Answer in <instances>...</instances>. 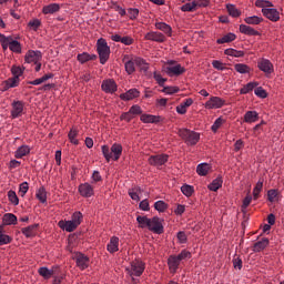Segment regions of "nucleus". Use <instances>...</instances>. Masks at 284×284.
Returning <instances> with one entry per match:
<instances>
[{
	"label": "nucleus",
	"instance_id": "1",
	"mask_svg": "<svg viewBox=\"0 0 284 284\" xmlns=\"http://www.w3.org/2000/svg\"><path fill=\"white\" fill-rule=\"evenodd\" d=\"M187 258H192V253L186 250L181 251L178 255H170L168 258V266L171 274H176L181 263H183V261H187Z\"/></svg>",
	"mask_w": 284,
	"mask_h": 284
},
{
	"label": "nucleus",
	"instance_id": "2",
	"mask_svg": "<svg viewBox=\"0 0 284 284\" xmlns=\"http://www.w3.org/2000/svg\"><path fill=\"white\" fill-rule=\"evenodd\" d=\"M102 154L108 163L119 161L123 154V146L119 143L112 144L111 149L108 145H102Z\"/></svg>",
	"mask_w": 284,
	"mask_h": 284
},
{
	"label": "nucleus",
	"instance_id": "3",
	"mask_svg": "<svg viewBox=\"0 0 284 284\" xmlns=\"http://www.w3.org/2000/svg\"><path fill=\"white\" fill-rule=\"evenodd\" d=\"M136 67L143 72H148V70H150V64H148L143 58H134L124 63L125 72L128 74H134V72H136Z\"/></svg>",
	"mask_w": 284,
	"mask_h": 284
},
{
	"label": "nucleus",
	"instance_id": "4",
	"mask_svg": "<svg viewBox=\"0 0 284 284\" xmlns=\"http://www.w3.org/2000/svg\"><path fill=\"white\" fill-rule=\"evenodd\" d=\"M179 136L184 140L186 145H196L201 141V134L190 129H180Z\"/></svg>",
	"mask_w": 284,
	"mask_h": 284
},
{
	"label": "nucleus",
	"instance_id": "5",
	"mask_svg": "<svg viewBox=\"0 0 284 284\" xmlns=\"http://www.w3.org/2000/svg\"><path fill=\"white\" fill-rule=\"evenodd\" d=\"M0 43L4 51L9 48L11 52H16L17 54L21 52V43L12 39V37H6L3 33H0Z\"/></svg>",
	"mask_w": 284,
	"mask_h": 284
},
{
	"label": "nucleus",
	"instance_id": "6",
	"mask_svg": "<svg viewBox=\"0 0 284 284\" xmlns=\"http://www.w3.org/2000/svg\"><path fill=\"white\" fill-rule=\"evenodd\" d=\"M97 51L100 58V63L105 65L108 63V59H110V45H108V41L101 38L97 42Z\"/></svg>",
	"mask_w": 284,
	"mask_h": 284
},
{
	"label": "nucleus",
	"instance_id": "7",
	"mask_svg": "<svg viewBox=\"0 0 284 284\" xmlns=\"http://www.w3.org/2000/svg\"><path fill=\"white\" fill-rule=\"evenodd\" d=\"M73 261L77 264L79 270H88L90 267V257L81 252H77L73 254Z\"/></svg>",
	"mask_w": 284,
	"mask_h": 284
},
{
	"label": "nucleus",
	"instance_id": "8",
	"mask_svg": "<svg viewBox=\"0 0 284 284\" xmlns=\"http://www.w3.org/2000/svg\"><path fill=\"white\" fill-rule=\"evenodd\" d=\"M130 276H141L145 272V263L142 261H133L131 267L128 268Z\"/></svg>",
	"mask_w": 284,
	"mask_h": 284
},
{
	"label": "nucleus",
	"instance_id": "9",
	"mask_svg": "<svg viewBox=\"0 0 284 284\" xmlns=\"http://www.w3.org/2000/svg\"><path fill=\"white\" fill-rule=\"evenodd\" d=\"M185 72V68L181 64H175L174 61H169V65L166 67V74L169 77H181Z\"/></svg>",
	"mask_w": 284,
	"mask_h": 284
},
{
	"label": "nucleus",
	"instance_id": "10",
	"mask_svg": "<svg viewBox=\"0 0 284 284\" xmlns=\"http://www.w3.org/2000/svg\"><path fill=\"white\" fill-rule=\"evenodd\" d=\"M101 90L106 94H114V92L119 90V87L116 85V82L113 79H106L102 81Z\"/></svg>",
	"mask_w": 284,
	"mask_h": 284
},
{
	"label": "nucleus",
	"instance_id": "11",
	"mask_svg": "<svg viewBox=\"0 0 284 284\" xmlns=\"http://www.w3.org/2000/svg\"><path fill=\"white\" fill-rule=\"evenodd\" d=\"M225 105V100L220 97H211L209 101L205 103L206 110H219Z\"/></svg>",
	"mask_w": 284,
	"mask_h": 284
},
{
	"label": "nucleus",
	"instance_id": "12",
	"mask_svg": "<svg viewBox=\"0 0 284 284\" xmlns=\"http://www.w3.org/2000/svg\"><path fill=\"white\" fill-rule=\"evenodd\" d=\"M168 159H170L168 154L151 155L149 158V164L154 168H161V165H165Z\"/></svg>",
	"mask_w": 284,
	"mask_h": 284
},
{
	"label": "nucleus",
	"instance_id": "13",
	"mask_svg": "<svg viewBox=\"0 0 284 284\" xmlns=\"http://www.w3.org/2000/svg\"><path fill=\"white\" fill-rule=\"evenodd\" d=\"M148 229L150 230V232H153L154 234H163V223L161 219L156 216L151 219Z\"/></svg>",
	"mask_w": 284,
	"mask_h": 284
},
{
	"label": "nucleus",
	"instance_id": "14",
	"mask_svg": "<svg viewBox=\"0 0 284 284\" xmlns=\"http://www.w3.org/2000/svg\"><path fill=\"white\" fill-rule=\"evenodd\" d=\"M24 106L26 104L23 101H13L11 104V119H19V116H22Z\"/></svg>",
	"mask_w": 284,
	"mask_h": 284
},
{
	"label": "nucleus",
	"instance_id": "15",
	"mask_svg": "<svg viewBox=\"0 0 284 284\" xmlns=\"http://www.w3.org/2000/svg\"><path fill=\"white\" fill-rule=\"evenodd\" d=\"M43 59L41 51L29 50L24 55L26 63H39Z\"/></svg>",
	"mask_w": 284,
	"mask_h": 284
},
{
	"label": "nucleus",
	"instance_id": "16",
	"mask_svg": "<svg viewBox=\"0 0 284 284\" xmlns=\"http://www.w3.org/2000/svg\"><path fill=\"white\" fill-rule=\"evenodd\" d=\"M257 68L264 72V74H272L274 72V64L268 59H261L257 62Z\"/></svg>",
	"mask_w": 284,
	"mask_h": 284
},
{
	"label": "nucleus",
	"instance_id": "17",
	"mask_svg": "<svg viewBox=\"0 0 284 284\" xmlns=\"http://www.w3.org/2000/svg\"><path fill=\"white\" fill-rule=\"evenodd\" d=\"M146 41H155L156 43H164L165 36L159 31H150L144 36Z\"/></svg>",
	"mask_w": 284,
	"mask_h": 284
},
{
	"label": "nucleus",
	"instance_id": "18",
	"mask_svg": "<svg viewBox=\"0 0 284 284\" xmlns=\"http://www.w3.org/2000/svg\"><path fill=\"white\" fill-rule=\"evenodd\" d=\"M262 13L264 14V17H266V19H270V21H278V19H281V13L278 12V10L273 9L272 7H268L267 9H262Z\"/></svg>",
	"mask_w": 284,
	"mask_h": 284
},
{
	"label": "nucleus",
	"instance_id": "19",
	"mask_svg": "<svg viewBox=\"0 0 284 284\" xmlns=\"http://www.w3.org/2000/svg\"><path fill=\"white\" fill-rule=\"evenodd\" d=\"M79 192L81 196H84L85 199H90V196L94 195V187H92L90 183H83L79 185Z\"/></svg>",
	"mask_w": 284,
	"mask_h": 284
},
{
	"label": "nucleus",
	"instance_id": "20",
	"mask_svg": "<svg viewBox=\"0 0 284 284\" xmlns=\"http://www.w3.org/2000/svg\"><path fill=\"white\" fill-rule=\"evenodd\" d=\"M39 230V224H32L27 227H22L21 232L26 239H34L37 236V231Z\"/></svg>",
	"mask_w": 284,
	"mask_h": 284
},
{
	"label": "nucleus",
	"instance_id": "21",
	"mask_svg": "<svg viewBox=\"0 0 284 284\" xmlns=\"http://www.w3.org/2000/svg\"><path fill=\"white\" fill-rule=\"evenodd\" d=\"M59 229L64 230V232H74L79 226L72 221H63L61 220L59 223Z\"/></svg>",
	"mask_w": 284,
	"mask_h": 284
},
{
	"label": "nucleus",
	"instance_id": "22",
	"mask_svg": "<svg viewBox=\"0 0 284 284\" xmlns=\"http://www.w3.org/2000/svg\"><path fill=\"white\" fill-rule=\"evenodd\" d=\"M141 92L136 89H130L125 93L120 94L122 101H132V99H139Z\"/></svg>",
	"mask_w": 284,
	"mask_h": 284
},
{
	"label": "nucleus",
	"instance_id": "23",
	"mask_svg": "<svg viewBox=\"0 0 284 284\" xmlns=\"http://www.w3.org/2000/svg\"><path fill=\"white\" fill-rule=\"evenodd\" d=\"M20 79L18 77L9 78L2 83V92H7L10 88H18Z\"/></svg>",
	"mask_w": 284,
	"mask_h": 284
},
{
	"label": "nucleus",
	"instance_id": "24",
	"mask_svg": "<svg viewBox=\"0 0 284 284\" xmlns=\"http://www.w3.org/2000/svg\"><path fill=\"white\" fill-rule=\"evenodd\" d=\"M140 121H142V123H161L163 118L161 115L142 114Z\"/></svg>",
	"mask_w": 284,
	"mask_h": 284
},
{
	"label": "nucleus",
	"instance_id": "25",
	"mask_svg": "<svg viewBox=\"0 0 284 284\" xmlns=\"http://www.w3.org/2000/svg\"><path fill=\"white\" fill-rule=\"evenodd\" d=\"M61 10V4L59 3H50L42 8L43 14H57Z\"/></svg>",
	"mask_w": 284,
	"mask_h": 284
},
{
	"label": "nucleus",
	"instance_id": "26",
	"mask_svg": "<svg viewBox=\"0 0 284 284\" xmlns=\"http://www.w3.org/2000/svg\"><path fill=\"white\" fill-rule=\"evenodd\" d=\"M106 250L110 254L119 252V237L112 236L106 245Z\"/></svg>",
	"mask_w": 284,
	"mask_h": 284
},
{
	"label": "nucleus",
	"instance_id": "27",
	"mask_svg": "<svg viewBox=\"0 0 284 284\" xmlns=\"http://www.w3.org/2000/svg\"><path fill=\"white\" fill-rule=\"evenodd\" d=\"M240 32L242 34H247L248 37H258V34H261L258 31L247 24H241Z\"/></svg>",
	"mask_w": 284,
	"mask_h": 284
},
{
	"label": "nucleus",
	"instance_id": "28",
	"mask_svg": "<svg viewBox=\"0 0 284 284\" xmlns=\"http://www.w3.org/2000/svg\"><path fill=\"white\" fill-rule=\"evenodd\" d=\"M55 272L57 271H54V268L50 270L45 266H42L38 270L39 275L42 276V278H44L45 281H49V278H52Z\"/></svg>",
	"mask_w": 284,
	"mask_h": 284
},
{
	"label": "nucleus",
	"instance_id": "29",
	"mask_svg": "<svg viewBox=\"0 0 284 284\" xmlns=\"http://www.w3.org/2000/svg\"><path fill=\"white\" fill-rule=\"evenodd\" d=\"M267 245H270V240L267 237H264L253 245V252H263V250H265Z\"/></svg>",
	"mask_w": 284,
	"mask_h": 284
},
{
	"label": "nucleus",
	"instance_id": "30",
	"mask_svg": "<svg viewBox=\"0 0 284 284\" xmlns=\"http://www.w3.org/2000/svg\"><path fill=\"white\" fill-rule=\"evenodd\" d=\"M156 30H161V32H164V34H168V37H172V27L165 22H155Z\"/></svg>",
	"mask_w": 284,
	"mask_h": 284
},
{
	"label": "nucleus",
	"instance_id": "31",
	"mask_svg": "<svg viewBox=\"0 0 284 284\" xmlns=\"http://www.w3.org/2000/svg\"><path fill=\"white\" fill-rule=\"evenodd\" d=\"M210 170H212V166L209 163H201L196 168V173L199 176H207Z\"/></svg>",
	"mask_w": 284,
	"mask_h": 284
},
{
	"label": "nucleus",
	"instance_id": "32",
	"mask_svg": "<svg viewBox=\"0 0 284 284\" xmlns=\"http://www.w3.org/2000/svg\"><path fill=\"white\" fill-rule=\"evenodd\" d=\"M53 78H54V74L47 73V74H44L41 78H38V79L33 80V81H29L28 85H41V83H45V81H49V79H53Z\"/></svg>",
	"mask_w": 284,
	"mask_h": 284
},
{
	"label": "nucleus",
	"instance_id": "33",
	"mask_svg": "<svg viewBox=\"0 0 284 284\" xmlns=\"http://www.w3.org/2000/svg\"><path fill=\"white\" fill-rule=\"evenodd\" d=\"M17 215L12 213H6L2 217L3 225H17Z\"/></svg>",
	"mask_w": 284,
	"mask_h": 284
},
{
	"label": "nucleus",
	"instance_id": "34",
	"mask_svg": "<svg viewBox=\"0 0 284 284\" xmlns=\"http://www.w3.org/2000/svg\"><path fill=\"white\" fill-rule=\"evenodd\" d=\"M256 121H258V113L256 111H247L244 114L245 123H256Z\"/></svg>",
	"mask_w": 284,
	"mask_h": 284
},
{
	"label": "nucleus",
	"instance_id": "35",
	"mask_svg": "<svg viewBox=\"0 0 284 284\" xmlns=\"http://www.w3.org/2000/svg\"><path fill=\"white\" fill-rule=\"evenodd\" d=\"M221 187H223V178H216L209 184V190H211V192H219Z\"/></svg>",
	"mask_w": 284,
	"mask_h": 284
},
{
	"label": "nucleus",
	"instance_id": "36",
	"mask_svg": "<svg viewBox=\"0 0 284 284\" xmlns=\"http://www.w3.org/2000/svg\"><path fill=\"white\" fill-rule=\"evenodd\" d=\"M30 154V146L21 145L14 153L16 159H23V156H28Z\"/></svg>",
	"mask_w": 284,
	"mask_h": 284
},
{
	"label": "nucleus",
	"instance_id": "37",
	"mask_svg": "<svg viewBox=\"0 0 284 284\" xmlns=\"http://www.w3.org/2000/svg\"><path fill=\"white\" fill-rule=\"evenodd\" d=\"M196 8H199V2H187L181 7L182 12H195Z\"/></svg>",
	"mask_w": 284,
	"mask_h": 284
},
{
	"label": "nucleus",
	"instance_id": "38",
	"mask_svg": "<svg viewBox=\"0 0 284 284\" xmlns=\"http://www.w3.org/2000/svg\"><path fill=\"white\" fill-rule=\"evenodd\" d=\"M235 40H236V34L227 33L226 36L217 39L216 43H219V45H221L223 43H232V41H235Z\"/></svg>",
	"mask_w": 284,
	"mask_h": 284
},
{
	"label": "nucleus",
	"instance_id": "39",
	"mask_svg": "<svg viewBox=\"0 0 284 284\" xmlns=\"http://www.w3.org/2000/svg\"><path fill=\"white\" fill-rule=\"evenodd\" d=\"M254 88H258V82H248L240 90V94H250Z\"/></svg>",
	"mask_w": 284,
	"mask_h": 284
},
{
	"label": "nucleus",
	"instance_id": "40",
	"mask_svg": "<svg viewBox=\"0 0 284 284\" xmlns=\"http://www.w3.org/2000/svg\"><path fill=\"white\" fill-rule=\"evenodd\" d=\"M36 196L40 201V203L48 202V192H45V187L43 186L37 191Z\"/></svg>",
	"mask_w": 284,
	"mask_h": 284
},
{
	"label": "nucleus",
	"instance_id": "41",
	"mask_svg": "<svg viewBox=\"0 0 284 284\" xmlns=\"http://www.w3.org/2000/svg\"><path fill=\"white\" fill-rule=\"evenodd\" d=\"M244 21L247 26H258L263 21V18L258 16L246 17Z\"/></svg>",
	"mask_w": 284,
	"mask_h": 284
},
{
	"label": "nucleus",
	"instance_id": "42",
	"mask_svg": "<svg viewBox=\"0 0 284 284\" xmlns=\"http://www.w3.org/2000/svg\"><path fill=\"white\" fill-rule=\"evenodd\" d=\"M12 243V237L3 234V225H0V245H8Z\"/></svg>",
	"mask_w": 284,
	"mask_h": 284
},
{
	"label": "nucleus",
	"instance_id": "43",
	"mask_svg": "<svg viewBox=\"0 0 284 284\" xmlns=\"http://www.w3.org/2000/svg\"><path fill=\"white\" fill-rule=\"evenodd\" d=\"M224 53L227 57H235L236 59H241V57H245V52L239 51L236 49H226Z\"/></svg>",
	"mask_w": 284,
	"mask_h": 284
},
{
	"label": "nucleus",
	"instance_id": "44",
	"mask_svg": "<svg viewBox=\"0 0 284 284\" xmlns=\"http://www.w3.org/2000/svg\"><path fill=\"white\" fill-rule=\"evenodd\" d=\"M261 192H263V180H258L255 187L253 189V199H254V201H256L258 199Z\"/></svg>",
	"mask_w": 284,
	"mask_h": 284
},
{
	"label": "nucleus",
	"instance_id": "45",
	"mask_svg": "<svg viewBox=\"0 0 284 284\" xmlns=\"http://www.w3.org/2000/svg\"><path fill=\"white\" fill-rule=\"evenodd\" d=\"M226 10L230 17H233V18L241 17V11L234 4H227Z\"/></svg>",
	"mask_w": 284,
	"mask_h": 284
},
{
	"label": "nucleus",
	"instance_id": "46",
	"mask_svg": "<svg viewBox=\"0 0 284 284\" xmlns=\"http://www.w3.org/2000/svg\"><path fill=\"white\" fill-rule=\"evenodd\" d=\"M68 136L70 143H72L73 145H78L79 141L77 140V136H79V131L77 129H71Z\"/></svg>",
	"mask_w": 284,
	"mask_h": 284
},
{
	"label": "nucleus",
	"instance_id": "47",
	"mask_svg": "<svg viewBox=\"0 0 284 284\" xmlns=\"http://www.w3.org/2000/svg\"><path fill=\"white\" fill-rule=\"evenodd\" d=\"M234 68L240 74H248L250 72V67L244 63H237L234 65Z\"/></svg>",
	"mask_w": 284,
	"mask_h": 284
},
{
	"label": "nucleus",
	"instance_id": "48",
	"mask_svg": "<svg viewBox=\"0 0 284 284\" xmlns=\"http://www.w3.org/2000/svg\"><path fill=\"white\" fill-rule=\"evenodd\" d=\"M181 192H182V194H184V196L190 197V196H192V194H194V186L184 184L181 187Z\"/></svg>",
	"mask_w": 284,
	"mask_h": 284
},
{
	"label": "nucleus",
	"instance_id": "49",
	"mask_svg": "<svg viewBox=\"0 0 284 284\" xmlns=\"http://www.w3.org/2000/svg\"><path fill=\"white\" fill-rule=\"evenodd\" d=\"M8 199L12 205H19V196H17V192L10 190L8 192Z\"/></svg>",
	"mask_w": 284,
	"mask_h": 284
},
{
	"label": "nucleus",
	"instance_id": "50",
	"mask_svg": "<svg viewBox=\"0 0 284 284\" xmlns=\"http://www.w3.org/2000/svg\"><path fill=\"white\" fill-rule=\"evenodd\" d=\"M256 8H262V10H267L268 8H272V2L265 1V0H257L255 2Z\"/></svg>",
	"mask_w": 284,
	"mask_h": 284
},
{
	"label": "nucleus",
	"instance_id": "51",
	"mask_svg": "<svg viewBox=\"0 0 284 284\" xmlns=\"http://www.w3.org/2000/svg\"><path fill=\"white\" fill-rule=\"evenodd\" d=\"M223 123H225V120H223L222 116L217 118L211 126L212 132H219V129L221 125H223Z\"/></svg>",
	"mask_w": 284,
	"mask_h": 284
},
{
	"label": "nucleus",
	"instance_id": "52",
	"mask_svg": "<svg viewBox=\"0 0 284 284\" xmlns=\"http://www.w3.org/2000/svg\"><path fill=\"white\" fill-rule=\"evenodd\" d=\"M150 220H151V219H148V216H141V215H139V216L136 217V221H138V223L140 224V227H149V225H150Z\"/></svg>",
	"mask_w": 284,
	"mask_h": 284
},
{
	"label": "nucleus",
	"instance_id": "53",
	"mask_svg": "<svg viewBox=\"0 0 284 284\" xmlns=\"http://www.w3.org/2000/svg\"><path fill=\"white\" fill-rule=\"evenodd\" d=\"M130 114L133 116H139V114H143V110L139 104H134L129 109Z\"/></svg>",
	"mask_w": 284,
	"mask_h": 284
},
{
	"label": "nucleus",
	"instance_id": "54",
	"mask_svg": "<svg viewBox=\"0 0 284 284\" xmlns=\"http://www.w3.org/2000/svg\"><path fill=\"white\" fill-rule=\"evenodd\" d=\"M181 89L179 87H163L161 92L164 94H176V92H180Z\"/></svg>",
	"mask_w": 284,
	"mask_h": 284
},
{
	"label": "nucleus",
	"instance_id": "55",
	"mask_svg": "<svg viewBox=\"0 0 284 284\" xmlns=\"http://www.w3.org/2000/svg\"><path fill=\"white\" fill-rule=\"evenodd\" d=\"M75 225H80L81 221H83V214L81 212H74L72 214V220H71Z\"/></svg>",
	"mask_w": 284,
	"mask_h": 284
},
{
	"label": "nucleus",
	"instance_id": "56",
	"mask_svg": "<svg viewBox=\"0 0 284 284\" xmlns=\"http://www.w3.org/2000/svg\"><path fill=\"white\" fill-rule=\"evenodd\" d=\"M128 14H129V19H131V21H134V20L139 19V9L129 8Z\"/></svg>",
	"mask_w": 284,
	"mask_h": 284
},
{
	"label": "nucleus",
	"instance_id": "57",
	"mask_svg": "<svg viewBox=\"0 0 284 284\" xmlns=\"http://www.w3.org/2000/svg\"><path fill=\"white\" fill-rule=\"evenodd\" d=\"M153 79L156 81V83H159V85H161V88H163L168 81V79L163 78L161 73L156 72L153 73Z\"/></svg>",
	"mask_w": 284,
	"mask_h": 284
},
{
	"label": "nucleus",
	"instance_id": "58",
	"mask_svg": "<svg viewBox=\"0 0 284 284\" xmlns=\"http://www.w3.org/2000/svg\"><path fill=\"white\" fill-rule=\"evenodd\" d=\"M233 267L235 270H243V260L239 255H234L233 257Z\"/></svg>",
	"mask_w": 284,
	"mask_h": 284
},
{
	"label": "nucleus",
	"instance_id": "59",
	"mask_svg": "<svg viewBox=\"0 0 284 284\" xmlns=\"http://www.w3.org/2000/svg\"><path fill=\"white\" fill-rule=\"evenodd\" d=\"M254 94H256L260 99H267V91H265L263 87H257L254 90Z\"/></svg>",
	"mask_w": 284,
	"mask_h": 284
},
{
	"label": "nucleus",
	"instance_id": "60",
	"mask_svg": "<svg viewBox=\"0 0 284 284\" xmlns=\"http://www.w3.org/2000/svg\"><path fill=\"white\" fill-rule=\"evenodd\" d=\"M154 207L158 212H164L168 210V204L164 201H158L154 203Z\"/></svg>",
	"mask_w": 284,
	"mask_h": 284
},
{
	"label": "nucleus",
	"instance_id": "61",
	"mask_svg": "<svg viewBox=\"0 0 284 284\" xmlns=\"http://www.w3.org/2000/svg\"><path fill=\"white\" fill-rule=\"evenodd\" d=\"M278 196V191L272 189V190H268L267 192V200L270 201V203H274V201H276Z\"/></svg>",
	"mask_w": 284,
	"mask_h": 284
},
{
	"label": "nucleus",
	"instance_id": "62",
	"mask_svg": "<svg viewBox=\"0 0 284 284\" xmlns=\"http://www.w3.org/2000/svg\"><path fill=\"white\" fill-rule=\"evenodd\" d=\"M140 191L141 189L129 190V196H131L132 201H141V197L139 196Z\"/></svg>",
	"mask_w": 284,
	"mask_h": 284
},
{
	"label": "nucleus",
	"instance_id": "63",
	"mask_svg": "<svg viewBox=\"0 0 284 284\" xmlns=\"http://www.w3.org/2000/svg\"><path fill=\"white\" fill-rule=\"evenodd\" d=\"M77 59L80 63H88V61H90V53L88 52L80 53L78 54Z\"/></svg>",
	"mask_w": 284,
	"mask_h": 284
},
{
	"label": "nucleus",
	"instance_id": "64",
	"mask_svg": "<svg viewBox=\"0 0 284 284\" xmlns=\"http://www.w3.org/2000/svg\"><path fill=\"white\" fill-rule=\"evenodd\" d=\"M53 284H61L63 283V278H65L64 274L57 275V272L53 274Z\"/></svg>",
	"mask_w": 284,
	"mask_h": 284
}]
</instances>
